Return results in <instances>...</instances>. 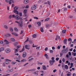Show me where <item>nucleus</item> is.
Masks as SVG:
<instances>
[{
    "instance_id": "nucleus-60",
    "label": "nucleus",
    "mask_w": 76,
    "mask_h": 76,
    "mask_svg": "<svg viewBox=\"0 0 76 76\" xmlns=\"http://www.w3.org/2000/svg\"><path fill=\"white\" fill-rule=\"evenodd\" d=\"M28 8H29V6L27 5L26 6V9H28Z\"/></svg>"
},
{
    "instance_id": "nucleus-18",
    "label": "nucleus",
    "mask_w": 76,
    "mask_h": 76,
    "mask_svg": "<svg viewBox=\"0 0 76 76\" xmlns=\"http://www.w3.org/2000/svg\"><path fill=\"white\" fill-rule=\"evenodd\" d=\"M62 67L63 68V70H64V69H65V68L64 67V64H62Z\"/></svg>"
},
{
    "instance_id": "nucleus-52",
    "label": "nucleus",
    "mask_w": 76,
    "mask_h": 76,
    "mask_svg": "<svg viewBox=\"0 0 76 76\" xmlns=\"http://www.w3.org/2000/svg\"><path fill=\"white\" fill-rule=\"evenodd\" d=\"M6 72H7L8 73H10V70H7L6 71Z\"/></svg>"
},
{
    "instance_id": "nucleus-37",
    "label": "nucleus",
    "mask_w": 76,
    "mask_h": 76,
    "mask_svg": "<svg viewBox=\"0 0 76 76\" xmlns=\"http://www.w3.org/2000/svg\"><path fill=\"white\" fill-rule=\"evenodd\" d=\"M4 28H5V29H8V27H7V26L5 25L4 26Z\"/></svg>"
},
{
    "instance_id": "nucleus-2",
    "label": "nucleus",
    "mask_w": 76,
    "mask_h": 76,
    "mask_svg": "<svg viewBox=\"0 0 76 76\" xmlns=\"http://www.w3.org/2000/svg\"><path fill=\"white\" fill-rule=\"evenodd\" d=\"M50 64L51 65V66H53V65L54 63L55 62V60H50L49 61Z\"/></svg>"
},
{
    "instance_id": "nucleus-14",
    "label": "nucleus",
    "mask_w": 76,
    "mask_h": 76,
    "mask_svg": "<svg viewBox=\"0 0 76 76\" xmlns=\"http://www.w3.org/2000/svg\"><path fill=\"white\" fill-rule=\"evenodd\" d=\"M10 30L11 32H13V29L12 28L10 27Z\"/></svg>"
},
{
    "instance_id": "nucleus-49",
    "label": "nucleus",
    "mask_w": 76,
    "mask_h": 76,
    "mask_svg": "<svg viewBox=\"0 0 76 76\" xmlns=\"http://www.w3.org/2000/svg\"><path fill=\"white\" fill-rule=\"evenodd\" d=\"M18 75V74L16 73V74H15L14 75H13V76H16Z\"/></svg>"
},
{
    "instance_id": "nucleus-28",
    "label": "nucleus",
    "mask_w": 76,
    "mask_h": 76,
    "mask_svg": "<svg viewBox=\"0 0 76 76\" xmlns=\"http://www.w3.org/2000/svg\"><path fill=\"white\" fill-rule=\"evenodd\" d=\"M14 30L15 31H17V32L18 31V29L16 27L14 28Z\"/></svg>"
},
{
    "instance_id": "nucleus-21",
    "label": "nucleus",
    "mask_w": 76,
    "mask_h": 76,
    "mask_svg": "<svg viewBox=\"0 0 76 76\" xmlns=\"http://www.w3.org/2000/svg\"><path fill=\"white\" fill-rule=\"evenodd\" d=\"M25 48L26 49H27V50H29V48H28V45H26L25 46Z\"/></svg>"
},
{
    "instance_id": "nucleus-35",
    "label": "nucleus",
    "mask_w": 76,
    "mask_h": 76,
    "mask_svg": "<svg viewBox=\"0 0 76 76\" xmlns=\"http://www.w3.org/2000/svg\"><path fill=\"white\" fill-rule=\"evenodd\" d=\"M33 38H36L37 37V35L35 34H34L33 35Z\"/></svg>"
},
{
    "instance_id": "nucleus-22",
    "label": "nucleus",
    "mask_w": 76,
    "mask_h": 76,
    "mask_svg": "<svg viewBox=\"0 0 76 76\" xmlns=\"http://www.w3.org/2000/svg\"><path fill=\"white\" fill-rule=\"evenodd\" d=\"M66 29H64L62 30V33H63V34H65V33H66Z\"/></svg>"
},
{
    "instance_id": "nucleus-19",
    "label": "nucleus",
    "mask_w": 76,
    "mask_h": 76,
    "mask_svg": "<svg viewBox=\"0 0 76 76\" xmlns=\"http://www.w3.org/2000/svg\"><path fill=\"white\" fill-rule=\"evenodd\" d=\"M37 24H38V26H41V23L40 22H38L37 23Z\"/></svg>"
},
{
    "instance_id": "nucleus-12",
    "label": "nucleus",
    "mask_w": 76,
    "mask_h": 76,
    "mask_svg": "<svg viewBox=\"0 0 76 76\" xmlns=\"http://www.w3.org/2000/svg\"><path fill=\"white\" fill-rule=\"evenodd\" d=\"M29 1L28 0H25L24 1V3L25 4H26V3H28V2H29Z\"/></svg>"
},
{
    "instance_id": "nucleus-16",
    "label": "nucleus",
    "mask_w": 76,
    "mask_h": 76,
    "mask_svg": "<svg viewBox=\"0 0 76 76\" xmlns=\"http://www.w3.org/2000/svg\"><path fill=\"white\" fill-rule=\"evenodd\" d=\"M25 61H26V60L25 59H23L20 62L23 63V62H25Z\"/></svg>"
},
{
    "instance_id": "nucleus-40",
    "label": "nucleus",
    "mask_w": 76,
    "mask_h": 76,
    "mask_svg": "<svg viewBox=\"0 0 76 76\" xmlns=\"http://www.w3.org/2000/svg\"><path fill=\"white\" fill-rule=\"evenodd\" d=\"M16 63V62H12V64H15Z\"/></svg>"
},
{
    "instance_id": "nucleus-57",
    "label": "nucleus",
    "mask_w": 76,
    "mask_h": 76,
    "mask_svg": "<svg viewBox=\"0 0 76 76\" xmlns=\"http://www.w3.org/2000/svg\"><path fill=\"white\" fill-rule=\"evenodd\" d=\"M15 15H12V18H15Z\"/></svg>"
},
{
    "instance_id": "nucleus-55",
    "label": "nucleus",
    "mask_w": 76,
    "mask_h": 76,
    "mask_svg": "<svg viewBox=\"0 0 76 76\" xmlns=\"http://www.w3.org/2000/svg\"><path fill=\"white\" fill-rule=\"evenodd\" d=\"M21 47L20 45H18L17 46V48H20Z\"/></svg>"
},
{
    "instance_id": "nucleus-8",
    "label": "nucleus",
    "mask_w": 76,
    "mask_h": 76,
    "mask_svg": "<svg viewBox=\"0 0 76 76\" xmlns=\"http://www.w3.org/2000/svg\"><path fill=\"white\" fill-rule=\"evenodd\" d=\"M15 18L16 19H17V20H19L20 19V17L18 15H16L15 16Z\"/></svg>"
},
{
    "instance_id": "nucleus-32",
    "label": "nucleus",
    "mask_w": 76,
    "mask_h": 76,
    "mask_svg": "<svg viewBox=\"0 0 76 76\" xmlns=\"http://www.w3.org/2000/svg\"><path fill=\"white\" fill-rule=\"evenodd\" d=\"M62 53H66V51H65V49L61 51Z\"/></svg>"
},
{
    "instance_id": "nucleus-44",
    "label": "nucleus",
    "mask_w": 76,
    "mask_h": 76,
    "mask_svg": "<svg viewBox=\"0 0 76 76\" xmlns=\"http://www.w3.org/2000/svg\"><path fill=\"white\" fill-rule=\"evenodd\" d=\"M1 51H3L4 50V48H0Z\"/></svg>"
},
{
    "instance_id": "nucleus-26",
    "label": "nucleus",
    "mask_w": 76,
    "mask_h": 76,
    "mask_svg": "<svg viewBox=\"0 0 76 76\" xmlns=\"http://www.w3.org/2000/svg\"><path fill=\"white\" fill-rule=\"evenodd\" d=\"M56 37L57 38L59 39V40H61V38H60V37L59 36H58L57 35L56 36Z\"/></svg>"
},
{
    "instance_id": "nucleus-63",
    "label": "nucleus",
    "mask_w": 76,
    "mask_h": 76,
    "mask_svg": "<svg viewBox=\"0 0 76 76\" xmlns=\"http://www.w3.org/2000/svg\"><path fill=\"white\" fill-rule=\"evenodd\" d=\"M56 71H57V69H55L53 70V72H54V73H55Z\"/></svg>"
},
{
    "instance_id": "nucleus-23",
    "label": "nucleus",
    "mask_w": 76,
    "mask_h": 76,
    "mask_svg": "<svg viewBox=\"0 0 76 76\" xmlns=\"http://www.w3.org/2000/svg\"><path fill=\"white\" fill-rule=\"evenodd\" d=\"M15 51L14 52L15 53H16L18 52V49L17 48V49H15Z\"/></svg>"
},
{
    "instance_id": "nucleus-13",
    "label": "nucleus",
    "mask_w": 76,
    "mask_h": 76,
    "mask_svg": "<svg viewBox=\"0 0 76 76\" xmlns=\"http://www.w3.org/2000/svg\"><path fill=\"white\" fill-rule=\"evenodd\" d=\"M4 42H6L5 43V44H9V42H8V41L6 39H5L4 40Z\"/></svg>"
},
{
    "instance_id": "nucleus-48",
    "label": "nucleus",
    "mask_w": 76,
    "mask_h": 76,
    "mask_svg": "<svg viewBox=\"0 0 76 76\" xmlns=\"http://www.w3.org/2000/svg\"><path fill=\"white\" fill-rule=\"evenodd\" d=\"M50 53H53V50H50Z\"/></svg>"
},
{
    "instance_id": "nucleus-30",
    "label": "nucleus",
    "mask_w": 76,
    "mask_h": 76,
    "mask_svg": "<svg viewBox=\"0 0 76 76\" xmlns=\"http://www.w3.org/2000/svg\"><path fill=\"white\" fill-rule=\"evenodd\" d=\"M65 67L66 70H67L68 68V66L67 65H65Z\"/></svg>"
},
{
    "instance_id": "nucleus-54",
    "label": "nucleus",
    "mask_w": 76,
    "mask_h": 76,
    "mask_svg": "<svg viewBox=\"0 0 76 76\" xmlns=\"http://www.w3.org/2000/svg\"><path fill=\"white\" fill-rule=\"evenodd\" d=\"M63 55V53H60V56L61 57H62Z\"/></svg>"
},
{
    "instance_id": "nucleus-11",
    "label": "nucleus",
    "mask_w": 76,
    "mask_h": 76,
    "mask_svg": "<svg viewBox=\"0 0 76 76\" xmlns=\"http://www.w3.org/2000/svg\"><path fill=\"white\" fill-rule=\"evenodd\" d=\"M65 50L66 53H67V52H68V51H69V48L67 47L65 49Z\"/></svg>"
},
{
    "instance_id": "nucleus-56",
    "label": "nucleus",
    "mask_w": 76,
    "mask_h": 76,
    "mask_svg": "<svg viewBox=\"0 0 76 76\" xmlns=\"http://www.w3.org/2000/svg\"><path fill=\"white\" fill-rule=\"evenodd\" d=\"M34 19H38V17H35L34 18Z\"/></svg>"
},
{
    "instance_id": "nucleus-50",
    "label": "nucleus",
    "mask_w": 76,
    "mask_h": 76,
    "mask_svg": "<svg viewBox=\"0 0 76 76\" xmlns=\"http://www.w3.org/2000/svg\"><path fill=\"white\" fill-rule=\"evenodd\" d=\"M69 17L70 18H71V19H72V18H73V16H69Z\"/></svg>"
},
{
    "instance_id": "nucleus-42",
    "label": "nucleus",
    "mask_w": 76,
    "mask_h": 76,
    "mask_svg": "<svg viewBox=\"0 0 76 76\" xmlns=\"http://www.w3.org/2000/svg\"><path fill=\"white\" fill-rule=\"evenodd\" d=\"M28 28H30L32 27V25H31V24H30L29 25H28Z\"/></svg>"
},
{
    "instance_id": "nucleus-15",
    "label": "nucleus",
    "mask_w": 76,
    "mask_h": 76,
    "mask_svg": "<svg viewBox=\"0 0 76 76\" xmlns=\"http://www.w3.org/2000/svg\"><path fill=\"white\" fill-rule=\"evenodd\" d=\"M44 56L46 57V58H47V59H49V58H48V55H47V54H45Z\"/></svg>"
},
{
    "instance_id": "nucleus-7",
    "label": "nucleus",
    "mask_w": 76,
    "mask_h": 76,
    "mask_svg": "<svg viewBox=\"0 0 76 76\" xmlns=\"http://www.w3.org/2000/svg\"><path fill=\"white\" fill-rule=\"evenodd\" d=\"M26 56V52H24L23 53V55H22V57H25Z\"/></svg>"
},
{
    "instance_id": "nucleus-1",
    "label": "nucleus",
    "mask_w": 76,
    "mask_h": 76,
    "mask_svg": "<svg viewBox=\"0 0 76 76\" xmlns=\"http://www.w3.org/2000/svg\"><path fill=\"white\" fill-rule=\"evenodd\" d=\"M15 23L18 24V26L19 28H22V27H23V21H22V20H21L19 22L16 21H15Z\"/></svg>"
},
{
    "instance_id": "nucleus-38",
    "label": "nucleus",
    "mask_w": 76,
    "mask_h": 76,
    "mask_svg": "<svg viewBox=\"0 0 76 76\" xmlns=\"http://www.w3.org/2000/svg\"><path fill=\"white\" fill-rule=\"evenodd\" d=\"M50 25H49V24H46V27H49V26H50Z\"/></svg>"
},
{
    "instance_id": "nucleus-41",
    "label": "nucleus",
    "mask_w": 76,
    "mask_h": 76,
    "mask_svg": "<svg viewBox=\"0 0 76 76\" xmlns=\"http://www.w3.org/2000/svg\"><path fill=\"white\" fill-rule=\"evenodd\" d=\"M5 61H12V60H9L7 59H6Z\"/></svg>"
},
{
    "instance_id": "nucleus-64",
    "label": "nucleus",
    "mask_w": 76,
    "mask_h": 76,
    "mask_svg": "<svg viewBox=\"0 0 76 76\" xmlns=\"http://www.w3.org/2000/svg\"><path fill=\"white\" fill-rule=\"evenodd\" d=\"M57 48L58 49H60V46H58V47H57Z\"/></svg>"
},
{
    "instance_id": "nucleus-61",
    "label": "nucleus",
    "mask_w": 76,
    "mask_h": 76,
    "mask_svg": "<svg viewBox=\"0 0 76 76\" xmlns=\"http://www.w3.org/2000/svg\"><path fill=\"white\" fill-rule=\"evenodd\" d=\"M51 59L52 60H54V57H52L51 58Z\"/></svg>"
},
{
    "instance_id": "nucleus-9",
    "label": "nucleus",
    "mask_w": 76,
    "mask_h": 76,
    "mask_svg": "<svg viewBox=\"0 0 76 76\" xmlns=\"http://www.w3.org/2000/svg\"><path fill=\"white\" fill-rule=\"evenodd\" d=\"M12 34L14 36H15V37H18V34L16 33H12Z\"/></svg>"
},
{
    "instance_id": "nucleus-51",
    "label": "nucleus",
    "mask_w": 76,
    "mask_h": 76,
    "mask_svg": "<svg viewBox=\"0 0 76 76\" xmlns=\"http://www.w3.org/2000/svg\"><path fill=\"white\" fill-rule=\"evenodd\" d=\"M45 51H47V50H48V48L46 47L45 48Z\"/></svg>"
},
{
    "instance_id": "nucleus-53",
    "label": "nucleus",
    "mask_w": 76,
    "mask_h": 76,
    "mask_svg": "<svg viewBox=\"0 0 76 76\" xmlns=\"http://www.w3.org/2000/svg\"><path fill=\"white\" fill-rule=\"evenodd\" d=\"M58 60H59V58H56V61H58Z\"/></svg>"
},
{
    "instance_id": "nucleus-59",
    "label": "nucleus",
    "mask_w": 76,
    "mask_h": 76,
    "mask_svg": "<svg viewBox=\"0 0 76 76\" xmlns=\"http://www.w3.org/2000/svg\"><path fill=\"white\" fill-rule=\"evenodd\" d=\"M10 70V72H13V69H11Z\"/></svg>"
},
{
    "instance_id": "nucleus-62",
    "label": "nucleus",
    "mask_w": 76,
    "mask_h": 76,
    "mask_svg": "<svg viewBox=\"0 0 76 76\" xmlns=\"http://www.w3.org/2000/svg\"><path fill=\"white\" fill-rule=\"evenodd\" d=\"M0 44H3V41H1L0 42Z\"/></svg>"
},
{
    "instance_id": "nucleus-31",
    "label": "nucleus",
    "mask_w": 76,
    "mask_h": 76,
    "mask_svg": "<svg viewBox=\"0 0 76 76\" xmlns=\"http://www.w3.org/2000/svg\"><path fill=\"white\" fill-rule=\"evenodd\" d=\"M5 64H9V62L7 61H6L5 62Z\"/></svg>"
},
{
    "instance_id": "nucleus-27",
    "label": "nucleus",
    "mask_w": 76,
    "mask_h": 76,
    "mask_svg": "<svg viewBox=\"0 0 76 76\" xmlns=\"http://www.w3.org/2000/svg\"><path fill=\"white\" fill-rule=\"evenodd\" d=\"M11 40L12 41H13V42H15V40L14 38H12L11 39Z\"/></svg>"
},
{
    "instance_id": "nucleus-25",
    "label": "nucleus",
    "mask_w": 76,
    "mask_h": 76,
    "mask_svg": "<svg viewBox=\"0 0 76 76\" xmlns=\"http://www.w3.org/2000/svg\"><path fill=\"white\" fill-rule=\"evenodd\" d=\"M42 68L43 70H46V67H45V65L43 66Z\"/></svg>"
},
{
    "instance_id": "nucleus-33",
    "label": "nucleus",
    "mask_w": 76,
    "mask_h": 76,
    "mask_svg": "<svg viewBox=\"0 0 76 76\" xmlns=\"http://www.w3.org/2000/svg\"><path fill=\"white\" fill-rule=\"evenodd\" d=\"M25 50V48H24V46H23V48L22 49V50L20 51V52H22V51H23Z\"/></svg>"
},
{
    "instance_id": "nucleus-47",
    "label": "nucleus",
    "mask_w": 76,
    "mask_h": 76,
    "mask_svg": "<svg viewBox=\"0 0 76 76\" xmlns=\"http://www.w3.org/2000/svg\"><path fill=\"white\" fill-rule=\"evenodd\" d=\"M34 60V58H32L30 59H29V61H32V60Z\"/></svg>"
},
{
    "instance_id": "nucleus-36",
    "label": "nucleus",
    "mask_w": 76,
    "mask_h": 76,
    "mask_svg": "<svg viewBox=\"0 0 76 76\" xmlns=\"http://www.w3.org/2000/svg\"><path fill=\"white\" fill-rule=\"evenodd\" d=\"M49 19H50L49 18H47L45 20V21H48V20H49Z\"/></svg>"
},
{
    "instance_id": "nucleus-46",
    "label": "nucleus",
    "mask_w": 76,
    "mask_h": 76,
    "mask_svg": "<svg viewBox=\"0 0 76 76\" xmlns=\"http://www.w3.org/2000/svg\"><path fill=\"white\" fill-rule=\"evenodd\" d=\"M68 54L70 56H72V53H71V52H69Z\"/></svg>"
},
{
    "instance_id": "nucleus-20",
    "label": "nucleus",
    "mask_w": 76,
    "mask_h": 76,
    "mask_svg": "<svg viewBox=\"0 0 76 76\" xmlns=\"http://www.w3.org/2000/svg\"><path fill=\"white\" fill-rule=\"evenodd\" d=\"M18 44V42H15L14 43V45L15 47H16V46H17Z\"/></svg>"
},
{
    "instance_id": "nucleus-34",
    "label": "nucleus",
    "mask_w": 76,
    "mask_h": 76,
    "mask_svg": "<svg viewBox=\"0 0 76 76\" xmlns=\"http://www.w3.org/2000/svg\"><path fill=\"white\" fill-rule=\"evenodd\" d=\"M23 13L25 14L26 13H27V10H24L23 11Z\"/></svg>"
},
{
    "instance_id": "nucleus-43",
    "label": "nucleus",
    "mask_w": 76,
    "mask_h": 76,
    "mask_svg": "<svg viewBox=\"0 0 76 76\" xmlns=\"http://www.w3.org/2000/svg\"><path fill=\"white\" fill-rule=\"evenodd\" d=\"M72 54H73L74 56H75L76 55V53H74L73 52H72Z\"/></svg>"
},
{
    "instance_id": "nucleus-45",
    "label": "nucleus",
    "mask_w": 76,
    "mask_h": 76,
    "mask_svg": "<svg viewBox=\"0 0 76 76\" xmlns=\"http://www.w3.org/2000/svg\"><path fill=\"white\" fill-rule=\"evenodd\" d=\"M67 8H65L64 9V11H67Z\"/></svg>"
},
{
    "instance_id": "nucleus-5",
    "label": "nucleus",
    "mask_w": 76,
    "mask_h": 76,
    "mask_svg": "<svg viewBox=\"0 0 76 76\" xmlns=\"http://www.w3.org/2000/svg\"><path fill=\"white\" fill-rule=\"evenodd\" d=\"M36 71V69H31V70H28V72L29 73H30V72H29V71H31V72H35V71Z\"/></svg>"
},
{
    "instance_id": "nucleus-58",
    "label": "nucleus",
    "mask_w": 76,
    "mask_h": 76,
    "mask_svg": "<svg viewBox=\"0 0 76 76\" xmlns=\"http://www.w3.org/2000/svg\"><path fill=\"white\" fill-rule=\"evenodd\" d=\"M62 61H63V62H64H64H65V59L64 58L63 60H62Z\"/></svg>"
},
{
    "instance_id": "nucleus-6",
    "label": "nucleus",
    "mask_w": 76,
    "mask_h": 76,
    "mask_svg": "<svg viewBox=\"0 0 76 76\" xmlns=\"http://www.w3.org/2000/svg\"><path fill=\"white\" fill-rule=\"evenodd\" d=\"M6 52L7 53H9L10 52V50L9 49L7 48L6 50Z\"/></svg>"
},
{
    "instance_id": "nucleus-10",
    "label": "nucleus",
    "mask_w": 76,
    "mask_h": 76,
    "mask_svg": "<svg viewBox=\"0 0 76 76\" xmlns=\"http://www.w3.org/2000/svg\"><path fill=\"white\" fill-rule=\"evenodd\" d=\"M67 39H64V44H67Z\"/></svg>"
},
{
    "instance_id": "nucleus-24",
    "label": "nucleus",
    "mask_w": 76,
    "mask_h": 76,
    "mask_svg": "<svg viewBox=\"0 0 76 76\" xmlns=\"http://www.w3.org/2000/svg\"><path fill=\"white\" fill-rule=\"evenodd\" d=\"M10 36H11V34H8L6 35V37H9Z\"/></svg>"
},
{
    "instance_id": "nucleus-39",
    "label": "nucleus",
    "mask_w": 76,
    "mask_h": 76,
    "mask_svg": "<svg viewBox=\"0 0 76 76\" xmlns=\"http://www.w3.org/2000/svg\"><path fill=\"white\" fill-rule=\"evenodd\" d=\"M19 15L20 16H22V13L21 12H20Z\"/></svg>"
},
{
    "instance_id": "nucleus-3",
    "label": "nucleus",
    "mask_w": 76,
    "mask_h": 76,
    "mask_svg": "<svg viewBox=\"0 0 76 76\" xmlns=\"http://www.w3.org/2000/svg\"><path fill=\"white\" fill-rule=\"evenodd\" d=\"M37 9V6H35V4H34V6L31 8L32 10H35Z\"/></svg>"
},
{
    "instance_id": "nucleus-29",
    "label": "nucleus",
    "mask_w": 76,
    "mask_h": 76,
    "mask_svg": "<svg viewBox=\"0 0 76 76\" xmlns=\"http://www.w3.org/2000/svg\"><path fill=\"white\" fill-rule=\"evenodd\" d=\"M14 13H16V14L17 15H19V12H18V11H15L14 12Z\"/></svg>"
},
{
    "instance_id": "nucleus-17",
    "label": "nucleus",
    "mask_w": 76,
    "mask_h": 76,
    "mask_svg": "<svg viewBox=\"0 0 76 76\" xmlns=\"http://www.w3.org/2000/svg\"><path fill=\"white\" fill-rule=\"evenodd\" d=\"M40 31L41 32H44V28L42 27L40 28Z\"/></svg>"
},
{
    "instance_id": "nucleus-4",
    "label": "nucleus",
    "mask_w": 76,
    "mask_h": 76,
    "mask_svg": "<svg viewBox=\"0 0 76 76\" xmlns=\"http://www.w3.org/2000/svg\"><path fill=\"white\" fill-rule=\"evenodd\" d=\"M19 9V8H18V7H16V6H15L14 7V10L13 11V12H16V11H18V10H18V9Z\"/></svg>"
}]
</instances>
